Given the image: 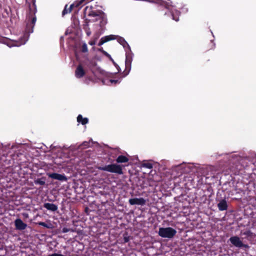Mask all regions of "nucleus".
<instances>
[{"label":"nucleus","mask_w":256,"mask_h":256,"mask_svg":"<svg viewBox=\"0 0 256 256\" xmlns=\"http://www.w3.org/2000/svg\"><path fill=\"white\" fill-rule=\"evenodd\" d=\"M32 4H29L28 12L26 17V28L24 35H27L28 38L29 34L33 32V29L36 20V13L37 12L36 0H32Z\"/></svg>","instance_id":"1"},{"label":"nucleus","mask_w":256,"mask_h":256,"mask_svg":"<svg viewBox=\"0 0 256 256\" xmlns=\"http://www.w3.org/2000/svg\"><path fill=\"white\" fill-rule=\"evenodd\" d=\"M84 16L87 14L88 16H98V18H96V21H97L98 20H101L102 21L100 22V23H102L103 22H104V24L106 23V20L104 13L102 10H93L92 6H86L84 9Z\"/></svg>","instance_id":"2"},{"label":"nucleus","mask_w":256,"mask_h":256,"mask_svg":"<svg viewBox=\"0 0 256 256\" xmlns=\"http://www.w3.org/2000/svg\"><path fill=\"white\" fill-rule=\"evenodd\" d=\"M98 168L100 170L115 173L118 174H123L122 166L116 164L106 165L104 166H99L98 167Z\"/></svg>","instance_id":"3"},{"label":"nucleus","mask_w":256,"mask_h":256,"mask_svg":"<svg viewBox=\"0 0 256 256\" xmlns=\"http://www.w3.org/2000/svg\"><path fill=\"white\" fill-rule=\"evenodd\" d=\"M176 233V230L170 227L160 228L158 231L159 236L164 238H172Z\"/></svg>","instance_id":"4"},{"label":"nucleus","mask_w":256,"mask_h":256,"mask_svg":"<svg viewBox=\"0 0 256 256\" xmlns=\"http://www.w3.org/2000/svg\"><path fill=\"white\" fill-rule=\"evenodd\" d=\"M230 241L234 246L236 247L242 248L248 246L247 245L243 244L240 238L238 236H234L230 237Z\"/></svg>","instance_id":"5"},{"label":"nucleus","mask_w":256,"mask_h":256,"mask_svg":"<svg viewBox=\"0 0 256 256\" xmlns=\"http://www.w3.org/2000/svg\"><path fill=\"white\" fill-rule=\"evenodd\" d=\"M132 60V56L130 55H126L125 60V70L124 72V76H126L129 73L131 69V64Z\"/></svg>","instance_id":"6"},{"label":"nucleus","mask_w":256,"mask_h":256,"mask_svg":"<svg viewBox=\"0 0 256 256\" xmlns=\"http://www.w3.org/2000/svg\"><path fill=\"white\" fill-rule=\"evenodd\" d=\"M128 202L130 205L144 206L146 204V200L142 198H130Z\"/></svg>","instance_id":"7"},{"label":"nucleus","mask_w":256,"mask_h":256,"mask_svg":"<svg viewBox=\"0 0 256 256\" xmlns=\"http://www.w3.org/2000/svg\"><path fill=\"white\" fill-rule=\"evenodd\" d=\"M86 74V72L81 64L78 65L75 70V76L78 78H82Z\"/></svg>","instance_id":"8"},{"label":"nucleus","mask_w":256,"mask_h":256,"mask_svg":"<svg viewBox=\"0 0 256 256\" xmlns=\"http://www.w3.org/2000/svg\"><path fill=\"white\" fill-rule=\"evenodd\" d=\"M48 176L52 179L57 180L62 182L67 180V178L64 174H61L56 172L49 174Z\"/></svg>","instance_id":"9"},{"label":"nucleus","mask_w":256,"mask_h":256,"mask_svg":"<svg viewBox=\"0 0 256 256\" xmlns=\"http://www.w3.org/2000/svg\"><path fill=\"white\" fill-rule=\"evenodd\" d=\"M14 224L16 229L18 230H24L26 229L27 226V224L24 223L22 220L20 218L16 220Z\"/></svg>","instance_id":"10"},{"label":"nucleus","mask_w":256,"mask_h":256,"mask_svg":"<svg viewBox=\"0 0 256 256\" xmlns=\"http://www.w3.org/2000/svg\"><path fill=\"white\" fill-rule=\"evenodd\" d=\"M116 38V36L112 34L104 36L100 38L98 45L101 46L106 42H108L110 40H115Z\"/></svg>","instance_id":"11"},{"label":"nucleus","mask_w":256,"mask_h":256,"mask_svg":"<svg viewBox=\"0 0 256 256\" xmlns=\"http://www.w3.org/2000/svg\"><path fill=\"white\" fill-rule=\"evenodd\" d=\"M44 207L52 212H56L58 209V206L56 204L51 203H44Z\"/></svg>","instance_id":"12"},{"label":"nucleus","mask_w":256,"mask_h":256,"mask_svg":"<svg viewBox=\"0 0 256 256\" xmlns=\"http://www.w3.org/2000/svg\"><path fill=\"white\" fill-rule=\"evenodd\" d=\"M218 210L220 211L226 210L228 209V204L226 200H222L218 204Z\"/></svg>","instance_id":"13"},{"label":"nucleus","mask_w":256,"mask_h":256,"mask_svg":"<svg viewBox=\"0 0 256 256\" xmlns=\"http://www.w3.org/2000/svg\"><path fill=\"white\" fill-rule=\"evenodd\" d=\"M90 20H86L85 24H83V29L85 31L87 36H90L92 32L90 29L89 27L88 22Z\"/></svg>","instance_id":"14"},{"label":"nucleus","mask_w":256,"mask_h":256,"mask_svg":"<svg viewBox=\"0 0 256 256\" xmlns=\"http://www.w3.org/2000/svg\"><path fill=\"white\" fill-rule=\"evenodd\" d=\"M129 159L125 156L120 155L116 159L117 163H124L128 162Z\"/></svg>","instance_id":"15"},{"label":"nucleus","mask_w":256,"mask_h":256,"mask_svg":"<svg viewBox=\"0 0 256 256\" xmlns=\"http://www.w3.org/2000/svg\"><path fill=\"white\" fill-rule=\"evenodd\" d=\"M77 122L82 125H85L88 123V120L86 118H84L81 114H79L77 117Z\"/></svg>","instance_id":"16"},{"label":"nucleus","mask_w":256,"mask_h":256,"mask_svg":"<svg viewBox=\"0 0 256 256\" xmlns=\"http://www.w3.org/2000/svg\"><path fill=\"white\" fill-rule=\"evenodd\" d=\"M98 50L102 52L106 57L110 58V60L112 62L113 64L114 65H116V62L111 57L110 55L108 54L102 48H99Z\"/></svg>","instance_id":"17"},{"label":"nucleus","mask_w":256,"mask_h":256,"mask_svg":"<svg viewBox=\"0 0 256 256\" xmlns=\"http://www.w3.org/2000/svg\"><path fill=\"white\" fill-rule=\"evenodd\" d=\"M34 183L36 184H40V186H44L46 184V181L44 178H38L34 180Z\"/></svg>","instance_id":"18"},{"label":"nucleus","mask_w":256,"mask_h":256,"mask_svg":"<svg viewBox=\"0 0 256 256\" xmlns=\"http://www.w3.org/2000/svg\"><path fill=\"white\" fill-rule=\"evenodd\" d=\"M118 42L122 44L124 48L128 46V44L126 40L122 37H118Z\"/></svg>","instance_id":"19"},{"label":"nucleus","mask_w":256,"mask_h":256,"mask_svg":"<svg viewBox=\"0 0 256 256\" xmlns=\"http://www.w3.org/2000/svg\"><path fill=\"white\" fill-rule=\"evenodd\" d=\"M180 12H178V10L176 11V16L174 15V12H171V14L172 16V19L174 20H176V22H178L179 20V15H180Z\"/></svg>","instance_id":"20"},{"label":"nucleus","mask_w":256,"mask_h":256,"mask_svg":"<svg viewBox=\"0 0 256 256\" xmlns=\"http://www.w3.org/2000/svg\"><path fill=\"white\" fill-rule=\"evenodd\" d=\"M82 1L76 4V5H75L74 4H72L70 6V7H69V8H68V12H69V13H70V12H72V8H74V6H76V7H78V6H80V4H82Z\"/></svg>","instance_id":"21"},{"label":"nucleus","mask_w":256,"mask_h":256,"mask_svg":"<svg viewBox=\"0 0 256 256\" xmlns=\"http://www.w3.org/2000/svg\"><path fill=\"white\" fill-rule=\"evenodd\" d=\"M124 236V242L126 243L130 240V236H128V234L127 232H125L123 234Z\"/></svg>","instance_id":"22"},{"label":"nucleus","mask_w":256,"mask_h":256,"mask_svg":"<svg viewBox=\"0 0 256 256\" xmlns=\"http://www.w3.org/2000/svg\"><path fill=\"white\" fill-rule=\"evenodd\" d=\"M88 51L87 45L86 43L82 44V52H86Z\"/></svg>","instance_id":"23"},{"label":"nucleus","mask_w":256,"mask_h":256,"mask_svg":"<svg viewBox=\"0 0 256 256\" xmlns=\"http://www.w3.org/2000/svg\"><path fill=\"white\" fill-rule=\"evenodd\" d=\"M142 166L144 168L150 169L152 168V164L149 162H146L142 164Z\"/></svg>","instance_id":"24"},{"label":"nucleus","mask_w":256,"mask_h":256,"mask_svg":"<svg viewBox=\"0 0 256 256\" xmlns=\"http://www.w3.org/2000/svg\"><path fill=\"white\" fill-rule=\"evenodd\" d=\"M67 7H68V4H66L65 6V7H64V10L62 12V15L63 16H64L65 14L69 13L68 12V10L67 9Z\"/></svg>","instance_id":"25"},{"label":"nucleus","mask_w":256,"mask_h":256,"mask_svg":"<svg viewBox=\"0 0 256 256\" xmlns=\"http://www.w3.org/2000/svg\"><path fill=\"white\" fill-rule=\"evenodd\" d=\"M10 11H11V10H10V7H8V8H4V12H6V15H7V16H5L6 17L9 16L10 12Z\"/></svg>","instance_id":"26"},{"label":"nucleus","mask_w":256,"mask_h":256,"mask_svg":"<svg viewBox=\"0 0 256 256\" xmlns=\"http://www.w3.org/2000/svg\"><path fill=\"white\" fill-rule=\"evenodd\" d=\"M230 170L232 171V172L234 174H239V171L238 170H233V168H230Z\"/></svg>","instance_id":"27"},{"label":"nucleus","mask_w":256,"mask_h":256,"mask_svg":"<svg viewBox=\"0 0 256 256\" xmlns=\"http://www.w3.org/2000/svg\"><path fill=\"white\" fill-rule=\"evenodd\" d=\"M38 224L40 226H44V227L46 228H48V224L46 222H40L38 223Z\"/></svg>","instance_id":"28"},{"label":"nucleus","mask_w":256,"mask_h":256,"mask_svg":"<svg viewBox=\"0 0 256 256\" xmlns=\"http://www.w3.org/2000/svg\"><path fill=\"white\" fill-rule=\"evenodd\" d=\"M110 82L111 83H114L115 84L120 82V81L118 80H110Z\"/></svg>","instance_id":"29"},{"label":"nucleus","mask_w":256,"mask_h":256,"mask_svg":"<svg viewBox=\"0 0 256 256\" xmlns=\"http://www.w3.org/2000/svg\"><path fill=\"white\" fill-rule=\"evenodd\" d=\"M48 256H64L63 254H56V253H54V254H50Z\"/></svg>","instance_id":"30"},{"label":"nucleus","mask_w":256,"mask_h":256,"mask_svg":"<svg viewBox=\"0 0 256 256\" xmlns=\"http://www.w3.org/2000/svg\"><path fill=\"white\" fill-rule=\"evenodd\" d=\"M70 231V229L66 228H62V232L64 233L68 232Z\"/></svg>","instance_id":"31"},{"label":"nucleus","mask_w":256,"mask_h":256,"mask_svg":"<svg viewBox=\"0 0 256 256\" xmlns=\"http://www.w3.org/2000/svg\"><path fill=\"white\" fill-rule=\"evenodd\" d=\"M114 66L116 67V68H117L118 70V72H120V66H118V64H116V65H114Z\"/></svg>","instance_id":"32"},{"label":"nucleus","mask_w":256,"mask_h":256,"mask_svg":"<svg viewBox=\"0 0 256 256\" xmlns=\"http://www.w3.org/2000/svg\"><path fill=\"white\" fill-rule=\"evenodd\" d=\"M88 44L90 45H91V46L94 45L95 44V41H90V42H89Z\"/></svg>","instance_id":"33"},{"label":"nucleus","mask_w":256,"mask_h":256,"mask_svg":"<svg viewBox=\"0 0 256 256\" xmlns=\"http://www.w3.org/2000/svg\"><path fill=\"white\" fill-rule=\"evenodd\" d=\"M4 40V38L1 37V36H0V42H2V40Z\"/></svg>","instance_id":"34"},{"label":"nucleus","mask_w":256,"mask_h":256,"mask_svg":"<svg viewBox=\"0 0 256 256\" xmlns=\"http://www.w3.org/2000/svg\"><path fill=\"white\" fill-rule=\"evenodd\" d=\"M210 44H212V46L214 45V44H212V42H210Z\"/></svg>","instance_id":"35"}]
</instances>
